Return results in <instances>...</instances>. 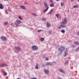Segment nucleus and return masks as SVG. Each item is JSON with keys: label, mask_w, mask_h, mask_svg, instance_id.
Listing matches in <instances>:
<instances>
[{"label": "nucleus", "mask_w": 79, "mask_h": 79, "mask_svg": "<svg viewBox=\"0 0 79 79\" xmlns=\"http://www.w3.org/2000/svg\"><path fill=\"white\" fill-rule=\"evenodd\" d=\"M65 64H68V61H66L65 62Z\"/></svg>", "instance_id": "obj_31"}, {"label": "nucleus", "mask_w": 79, "mask_h": 79, "mask_svg": "<svg viewBox=\"0 0 79 79\" xmlns=\"http://www.w3.org/2000/svg\"><path fill=\"white\" fill-rule=\"evenodd\" d=\"M1 39L2 40H6V38L4 36H2Z\"/></svg>", "instance_id": "obj_9"}, {"label": "nucleus", "mask_w": 79, "mask_h": 79, "mask_svg": "<svg viewBox=\"0 0 79 79\" xmlns=\"http://www.w3.org/2000/svg\"><path fill=\"white\" fill-rule=\"evenodd\" d=\"M3 1H4V2H7L8 1V0H3Z\"/></svg>", "instance_id": "obj_37"}, {"label": "nucleus", "mask_w": 79, "mask_h": 79, "mask_svg": "<svg viewBox=\"0 0 79 79\" xmlns=\"http://www.w3.org/2000/svg\"><path fill=\"white\" fill-rule=\"evenodd\" d=\"M73 8H78V5H76L74 6H73Z\"/></svg>", "instance_id": "obj_21"}, {"label": "nucleus", "mask_w": 79, "mask_h": 79, "mask_svg": "<svg viewBox=\"0 0 79 79\" xmlns=\"http://www.w3.org/2000/svg\"><path fill=\"white\" fill-rule=\"evenodd\" d=\"M74 44H75V45H78V44H79V43H78V42L77 41H76L74 42Z\"/></svg>", "instance_id": "obj_25"}, {"label": "nucleus", "mask_w": 79, "mask_h": 79, "mask_svg": "<svg viewBox=\"0 0 79 79\" xmlns=\"http://www.w3.org/2000/svg\"><path fill=\"white\" fill-rule=\"evenodd\" d=\"M43 20H44V21H45V20H46V18H43Z\"/></svg>", "instance_id": "obj_32"}, {"label": "nucleus", "mask_w": 79, "mask_h": 79, "mask_svg": "<svg viewBox=\"0 0 79 79\" xmlns=\"http://www.w3.org/2000/svg\"><path fill=\"white\" fill-rule=\"evenodd\" d=\"M33 16H37V15H36L35 13H33Z\"/></svg>", "instance_id": "obj_27"}, {"label": "nucleus", "mask_w": 79, "mask_h": 79, "mask_svg": "<svg viewBox=\"0 0 79 79\" xmlns=\"http://www.w3.org/2000/svg\"><path fill=\"white\" fill-rule=\"evenodd\" d=\"M77 35H79V31H78V33H77Z\"/></svg>", "instance_id": "obj_42"}, {"label": "nucleus", "mask_w": 79, "mask_h": 79, "mask_svg": "<svg viewBox=\"0 0 79 79\" xmlns=\"http://www.w3.org/2000/svg\"><path fill=\"white\" fill-rule=\"evenodd\" d=\"M5 66H7V64H0V67H5Z\"/></svg>", "instance_id": "obj_7"}, {"label": "nucleus", "mask_w": 79, "mask_h": 79, "mask_svg": "<svg viewBox=\"0 0 79 79\" xmlns=\"http://www.w3.org/2000/svg\"><path fill=\"white\" fill-rule=\"evenodd\" d=\"M44 72L46 74H47L48 73L49 71L48 70L44 69Z\"/></svg>", "instance_id": "obj_12"}, {"label": "nucleus", "mask_w": 79, "mask_h": 79, "mask_svg": "<svg viewBox=\"0 0 79 79\" xmlns=\"http://www.w3.org/2000/svg\"><path fill=\"white\" fill-rule=\"evenodd\" d=\"M31 49L34 51L37 50L38 49V47L36 46H33L31 47Z\"/></svg>", "instance_id": "obj_3"}, {"label": "nucleus", "mask_w": 79, "mask_h": 79, "mask_svg": "<svg viewBox=\"0 0 79 79\" xmlns=\"http://www.w3.org/2000/svg\"><path fill=\"white\" fill-rule=\"evenodd\" d=\"M67 55H68V53H67V52H64V56H66Z\"/></svg>", "instance_id": "obj_14"}, {"label": "nucleus", "mask_w": 79, "mask_h": 79, "mask_svg": "<svg viewBox=\"0 0 79 79\" xmlns=\"http://www.w3.org/2000/svg\"><path fill=\"white\" fill-rule=\"evenodd\" d=\"M19 18L20 19V20H23V18L22 17H20V16H19Z\"/></svg>", "instance_id": "obj_24"}, {"label": "nucleus", "mask_w": 79, "mask_h": 79, "mask_svg": "<svg viewBox=\"0 0 79 79\" xmlns=\"http://www.w3.org/2000/svg\"><path fill=\"white\" fill-rule=\"evenodd\" d=\"M24 4H25V5H27V3L26 2H25L24 3Z\"/></svg>", "instance_id": "obj_39"}, {"label": "nucleus", "mask_w": 79, "mask_h": 79, "mask_svg": "<svg viewBox=\"0 0 79 79\" xmlns=\"http://www.w3.org/2000/svg\"><path fill=\"white\" fill-rule=\"evenodd\" d=\"M3 74L4 76H6V75H7V73H6V72H4L3 73Z\"/></svg>", "instance_id": "obj_23"}, {"label": "nucleus", "mask_w": 79, "mask_h": 79, "mask_svg": "<svg viewBox=\"0 0 79 79\" xmlns=\"http://www.w3.org/2000/svg\"><path fill=\"white\" fill-rule=\"evenodd\" d=\"M49 1L51 3H53V0H50Z\"/></svg>", "instance_id": "obj_34"}, {"label": "nucleus", "mask_w": 79, "mask_h": 79, "mask_svg": "<svg viewBox=\"0 0 79 79\" xmlns=\"http://www.w3.org/2000/svg\"><path fill=\"white\" fill-rule=\"evenodd\" d=\"M42 30H40L37 31L38 32H40L42 31Z\"/></svg>", "instance_id": "obj_30"}, {"label": "nucleus", "mask_w": 79, "mask_h": 79, "mask_svg": "<svg viewBox=\"0 0 79 79\" xmlns=\"http://www.w3.org/2000/svg\"><path fill=\"white\" fill-rule=\"evenodd\" d=\"M52 64L51 63H47L46 64V65H52Z\"/></svg>", "instance_id": "obj_18"}, {"label": "nucleus", "mask_w": 79, "mask_h": 79, "mask_svg": "<svg viewBox=\"0 0 79 79\" xmlns=\"http://www.w3.org/2000/svg\"><path fill=\"white\" fill-rule=\"evenodd\" d=\"M39 66V65L38 64H37L36 65V66L35 67V69H39V67H38Z\"/></svg>", "instance_id": "obj_19"}, {"label": "nucleus", "mask_w": 79, "mask_h": 79, "mask_svg": "<svg viewBox=\"0 0 79 79\" xmlns=\"http://www.w3.org/2000/svg\"><path fill=\"white\" fill-rule=\"evenodd\" d=\"M61 27L60 26H59L58 27V29H61Z\"/></svg>", "instance_id": "obj_36"}, {"label": "nucleus", "mask_w": 79, "mask_h": 79, "mask_svg": "<svg viewBox=\"0 0 79 79\" xmlns=\"http://www.w3.org/2000/svg\"><path fill=\"white\" fill-rule=\"evenodd\" d=\"M74 1V0H71V2H73Z\"/></svg>", "instance_id": "obj_43"}, {"label": "nucleus", "mask_w": 79, "mask_h": 79, "mask_svg": "<svg viewBox=\"0 0 79 79\" xmlns=\"http://www.w3.org/2000/svg\"><path fill=\"white\" fill-rule=\"evenodd\" d=\"M79 49V47L77 49H76V50H78V49Z\"/></svg>", "instance_id": "obj_44"}, {"label": "nucleus", "mask_w": 79, "mask_h": 79, "mask_svg": "<svg viewBox=\"0 0 79 79\" xmlns=\"http://www.w3.org/2000/svg\"><path fill=\"white\" fill-rule=\"evenodd\" d=\"M45 65H44V64H43V66H45Z\"/></svg>", "instance_id": "obj_45"}, {"label": "nucleus", "mask_w": 79, "mask_h": 79, "mask_svg": "<svg viewBox=\"0 0 79 79\" xmlns=\"http://www.w3.org/2000/svg\"><path fill=\"white\" fill-rule=\"evenodd\" d=\"M65 49V48L63 46H61L60 48H59L58 50L61 52H63Z\"/></svg>", "instance_id": "obj_4"}, {"label": "nucleus", "mask_w": 79, "mask_h": 79, "mask_svg": "<svg viewBox=\"0 0 79 79\" xmlns=\"http://www.w3.org/2000/svg\"><path fill=\"white\" fill-rule=\"evenodd\" d=\"M53 9H52L50 11V12L48 13V14H51V13H52V12H53Z\"/></svg>", "instance_id": "obj_16"}, {"label": "nucleus", "mask_w": 79, "mask_h": 79, "mask_svg": "<svg viewBox=\"0 0 79 79\" xmlns=\"http://www.w3.org/2000/svg\"><path fill=\"white\" fill-rule=\"evenodd\" d=\"M56 16L57 17V18H58V16H60V15L58 14H56Z\"/></svg>", "instance_id": "obj_26"}, {"label": "nucleus", "mask_w": 79, "mask_h": 79, "mask_svg": "<svg viewBox=\"0 0 79 79\" xmlns=\"http://www.w3.org/2000/svg\"><path fill=\"white\" fill-rule=\"evenodd\" d=\"M31 79H37L35 77H34L31 78Z\"/></svg>", "instance_id": "obj_35"}, {"label": "nucleus", "mask_w": 79, "mask_h": 79, "mask_svg": "<svg viewBox=\"0 0 79 79\" xmlns=\"http://www.w3.org/2000/svg\"><path fill=\"white\" fill-rule=\"evenodd\" d=\"M48 10V9H47V8H46V9L44 10L43 11V13H46L47 11Z\"/></svg>", "instance_id": "obj_17"}, {"label": "nucleus", "mask_w": 79, "mask_h": 79, "mask_svg": "<svg viewBox=\"0 0 79 79\" xmlns=\"http://www.w3.org/2000/svg\"><path fill=\"white\" fill-rule=\"evenodd\" d=\"M8 10H9V11H11V9H10V8H9Z\"/></svg>", "instance_id": "obj_38"}, {"label": "nucleus", "mask_w": 79, "mask_h": 79, "mask_svg": "<svg viewBox=\"0 0 79 79\" xmlns=\"http://www.w3.org/2000/svg\"><path fill=\"white\" fill-rule=\"evenodd\" d=\"M72 47H74L73 46V45H72Z\"/></svg>", "instance_id": "obj_47"}, {"label": "nucleus", "mask_w": 79, "mask_h": 79, "mask_svg": "<svg viewBox=\"0 0 79 79\" xmlns=\"http://www.w3.org/2000/svg\"><path fill=\"white\" fill-rule=\"evenodd\" d=\"M6 14H8V11H6Z\"/></svg>", "instance_id": "obj_41"}, {"label": "nucleus", "mask_w": 79, "mask_h": 79, "mask_svg": "<svg viewBox=\"0 0 79 79\" xmlns=\"http://www.w3.org/2000/svg\"><path fill=\"white\" fill-rule=\"evenodd\" d=\"M59 71H60V72H61V73H64L63 71V70L61 69H59Z\"/></svg>", "instance_id": "obj_22"}, {"label": "nucleus", "mask_w": 79, "mask_h": 79, "mask_svg": "<svg viewBox=\"0 0 79 79\" xmlns=\"http://www.w3.org/2000/svg\"><path fill=\"white\" fill-rule=\"evenodd\" d=\"M46 60H48V58L46 57Z\"/></svg>", "instance_id": "obj_40"}, {"label": "nucleus", "mask_w": 79, "mask_h": 79, "mask_svg": "<svg viewBox=\"0 0 79 79\" xmlns=\"http://www.w3.org/2000/svg\"><path fill=\"white\" fill-rule=\"evenodd\" d=\"M16 22V23H15V24L17 26H19V24H20L21 23V21L19 20H17Z\"/></svg>", "instance_id": "obj_1"}, {"label": "nucleus", "mask_w": 79, "mask_h": 79, "mask_svg": "<svg viewBox=\"0 0 79 79\" xmlns=\"http://www.w3.org/2000/svg\"><path fill=\"white\" fill-rule=\"evenodd\" d=\"M61 32L62 33H64V32H65L64 30H62L61 31Z\"/></svg>", "instance_id": "obj_28"}, {"label": "nucleus", "mask_w": 79, "mask_h": 79, "mask_svg": "<svg viewBox=\"0 0 79 79\" xmlns=\"http://www.w3.org/2000/svg\"><path fill=\"white\" fill-rule=\"evenodd\" d=\"M50 6H51V7H54V3H52L50 4Z\"/></svg>", "instance_id": "obj_15"}, {"label": "nucleus", "mask_w": 79, "mask_h": 79, "mask_svg": "<svg viewBox=\"0 0 79 79\" xmlns=\"http://www.w3.org/2000/svg\"><path fill=\"white\" fill-rule=\"evenodd\" d=\"M33 0L34 1V0Z\"/></svg>", "instance_id": "obj_48"}, {"label": "nucleus", "mask_w": 79, "mask_h": 79, "mask_svg": "<svg viewBox=\"0 0 79 79\" xmlns=\"http://www.w3.org/2000/svg\"><path fill=\"white\" fill-rule=\"evenodd\" d=\"M20 9H23V10H26V8L24 6H20Z\"/></svg>", "instance_id": "obj_8"}, {"label": "nucleus", "mask_w": 79, "mask_h": 79, "mask_svg": "<svg viewBox=\"0 0 79 79\" xmlns=\"http://www.w3.org/2000/svg\"><path fill=\"white\" fill-rule=\"evenodd\" d=\"M40 40L41 41H44V38H41Z\"/></svg>", "instance_id": "obj_29"}, {"label": "nucleus", "mask_w": 79, "mask_h": 79, "mask_svg": "<svg viewBox=\"0 0 79 79\" xmlns=\"http://www.w3.org/2000/svg\"><path fill=\"white\" fill-rule=\"evenodd\" d=\"M60 5L61 6H64V3L63 2H61L60 3Z\"/></svg>", "instance_id": "obj_20"}, {"label": "nucleus", "mask_w": 79, "mask_h": 79, "mask_svg": "<svg viewBox=\"0 0 79 79\" xmlns=\"http://www.w3.org/2000/svg\"><path fill=\"white\" fill-rule=\"evenodd\" d=\"M47 27L48 28L50 27V24L48 23H47Z\"/></svg>", "instance_id": "obj_13"}, {"label": "nucleus", "mask_w": 79, "mask_h": 79, "mask_svg": "<svg viewBox=\"0 0 79 79\" xmlns=\"http://www.w3.org/2000/svg\"><path fill=\"white\" fill-rule=\"evenodd\" d=\"M44 7H45V8H47L48 9V8H49V7H48V4L47 3V2H44Z\"/></svg>", "instance_id": "obj_5"}, {"label": "nucleus", "mask_w": 79, "mask_h": 79, "mask_svg": "<svg viewBox=\"0 0 79 79\" xmlns=\"http://www.w3.org/2000/svg\"><path fill=\"white\" fill-rule=\"evenodd\" d=\"M56 1H59V0H56Z\"/></svg>", "instance_id": "obj_46"}, {"label": "nucleus", "mask_w": 79, "mask_h": 79, "mask_svg": "<svg viewBox=\"0 0 79 79\" xmlns=\"http://www.w3.org/2000/svg\"><path fill=\"white\" fill-rule=\"evenodd\" d=\"M15 48L16 50H21V48L18 47H15Z\"/></svg>", "instance_id": "obj_10"}, {"label": "nucleus", "mask_w": 79, "mask_h": 79, "mask_svg": "<svg viewBox=\"0 0 79 79\" xmlns=\"http://www.w3.org/2000/svg\"><path fill=\"white\" fill-rule=\"evenodd\" d=\"M4 24H5V25H7V24H8V23L5 22Z\"/></svg>", "instance_id": "obj_33"}, {"label": "nucleus", "mask_w": 79, "mask_h": 79, "mask_svg": "<svg viewBox=\"0 0 79 79\" xmlns=\"http://www.w3.org/2000/svg\"><path fill=\"white\" fill-rule=\"evenodd\" d=\"M67 21H68V20L67 19V18L65 17L64 19L63 20V21L62 22L63 23H64L66 24H67Z\"/></svg>", "instance_id": "obj_6"}, {"label": "nucleus", "mask_w": 79, "mask_h": 79, "mask_svg": "<svg viewBox=\"0 0 79 79\" xmlns=\"http://www.w3.org/2000/svg\"><path fill=\"white\" fill-rule=\"evenodd\" d=\"M66 23L62 22L61 23L60 26L62 27H64V28L65 27H66Z\"/></svg>", "instance_id": "obj_2"}, {"label": "nucleus", "mask_w": 79, "mask_h": 79, "mask_svg": "<svg viewBox=\"0 0 79 79\" xmlns=\"http://www.w3.org/2000/svg\"><path fill=\"white\" fill-rule=\"evenodd\" d=\"M0 9H1V10L3 9V6L2 4H0Z\"/></svg>", "instance_id": "obj_11"}]
</instances>
